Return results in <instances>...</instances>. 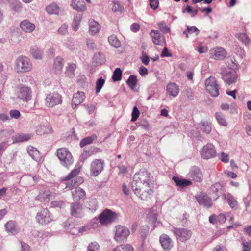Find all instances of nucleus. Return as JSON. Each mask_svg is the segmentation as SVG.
Instances as JSON below:
<instances>
[{
	"label": "nucleus",
	"mask_w": 251,
	"mask_h": 251,
	"mask_svg": "<svg viewBox=\"0 0 251 251\" xmlns=\"http://www.w3.org/2000/svg\"><path fill=\"white\" fill-rule=\"evenodd\" d=\"M151 174L146 170H140L133 177L132 188L135 194L142 199L152 195L153 185L151 181Z\"/></svg>",
	"instance_id": "obj_1"
},
{
	"label": "nucleus",
	"mask_w": 251,
	"mask_h": 251,
	"mask_svg": "<svg viewBox=\"0 0 251 251\" xmlns=\"http://www.w3.org/2000/svg\"><path fill=\"white\" fill-rule=\"evenodd\" d=\"M32 68L31 61L25 56H20L15 60L14 69L17 73L28 72L32 70Z\"/></svg>",
	"instance_id": "obj_2"
},
{
	"label": "nucleus",
	"mask_w": 251,
	"mask_h": 251,
	"mask_svg": "<svg viewBox=\"0 0 251 251\" xmlns=\"http://www.w3.org/2000/svg\"><path fill=\"white\" fill-rule=\"evenodd\" d=\"M56 155L62 165L68 168L73 163L72 154L65 148H62L57 150Z\"/></svg>",
	"instance_id": "obj_3"
},
{
	"label": "nucleus",
	"mask_w": 251,
	"mask_h": 251,
	"mask_svg": "<svg viewBox=\"0 0 251 251\" xmlns=\"http://www.w3.org/2000/svg\"><path fill=\"white\" fill-rule=\"evenodd\" d=\"M172 231L176 236L177 241L181 242L189 240L192 235V231L186 228L173 227Z\"/></svg>",
	"instance_id": "obj_4"
},
{
	"label": "nucleus",
	"mask_w": 251,
	"mask_h": 251,
	"mask_svg": "<svg viewBox=\"0 0 251 251\" xmlns=\"http://www.w3.org/2000/svg\"><path fill=\"white\" fill-rule=\"evenodd\" d=\"M35 219L36 222L41 225H46L53 220L52 214L47 208L39 210L37 213Z\"/></svg>",
	"instance_id": "obj_5"
},
{
	"label": "nucleus",
	"mask_w": 251,
	"mask_h": 251,
	"mask_svg": "<svg viewBox=\"0 0 251 251\" xmlns=\"http://www.w3.org/2000/svg\"><path fill=\"white\" fill-rule=\"evenodd\" d=\"M129 233L130 231L127 227L117 225L115 227L114 239L117 242H122L127 239Z\"/></svg>",
	"instance_id": "obj_6"
},
{
	"label": "nucleus",
	"mask_w": 251,
	"mask_h": 251,
	"mask_svg": "<svg viewBox=\"0 0 251 251\" xmlns=\"http://www.w3.org/2000/svg\"><path fill=\"white\" fill-rule=\"evenodd\" d=\"M45 101L48 107H52L62 103V97L57 92L50 93L47 95Z\"/></svg>",
	"instance_id": "obj_7"
},
{
	"label": "nucleus",
	"mask_w": 251,
	"mask_h": 251,
	"mask_svg": "<svg viewBox=\"0 0 251 251\" xmlns=\"http://www.w3.org/2000/svg\"><path fill=\"white\" fill-rule=\"evenodd\" d=\"M206 90L213 97H217L219 94V87L215 77L210 76L205 82Z\"/></svg>",
	"instance_id": "obj_8"
},
{
	"label": "nucleus",
	"mask_w": 251,
	"mask_h": 251,
	"mask_svg": "<svg viewBox=\"0 0 251 251\" xmlns=\"http://www.w3.org/2000/svg\"><path fill=\"white\" fill-rule=\"evenodd\" d=\"M31 89L25 85H20L17 92V98L24 102H27L31 100Z\"/></svg>",
	"instance_id": "obj_9"
},
{
	"label": "nucleus",
	"mask_w": 251,
	"mask_h": 251,
	"mask_svg": "<svg viewBox=\"0 0 251 251\" xmlns=\"http://www.w3.org/2000/svg\"><path fill=\"white\" fill-rule=\"evenodd\" d=\"M104 161L102 159H95L90 164V174L93 176H97L103 169Z\"/></svg>",
	"instance_id": "obj_10"
},
{
	"label": "nucleus",
	"mask_w": 251,
	"mask_h": 251,
	"mask_svg": "<svg viewBox=\"0 0 251 251\" xmlns=\"http://www.w3.org/2000/svg\"><path fill=\"white\" fill-rule=\"evenodd\" d=\"M117 214L109 209L104 210L99 216V220L102 225H106L113 222Z\"/></svg>",
	"instance_id": "obj_11"
},
{
	"label": "nucleus",
	"mask_w": 251,
	"mask_h": 251,
	"mask_svg": "<svg viewBox=\"0 0 251 251\" xmlns=\"http://www.w3.org/2000/svg\"><path fill=\"white\" fill-rule=\"evenodd\" d=\"M216 151L214 145L208 143L205 145L201 151V157L205 159L212 158L216 156Z\"/></svg>",
	"instance_id": "obj_12"
},
{
	"label": "nucleus",
	"mask_w": 251,
	"mask_h": 251,
	"mask_svg": "<svg viewBox=\"0 0 251 251\" xmlns=\"http://www.w3.org/2000/svg\"><path fill=\"white\" fill-rule=\"evenodd\" d=\"M222 78L228 85L235 83L237 81V74L235 70H226L222 73Z\"/></svg>",
	"instance_id": "obj_13"
},
{
	"label": "nucleus",
	"mask_w": 251,
	"mask_h": 251,
	"mask_svg": "<svg viewBox=\"0 0 251 251\" xmlns=\"http://www.w3.org/2000/svg\"><path fill=\"white\" fill-rule=\"evenodd\" d=\"M71 215L76 218H82L84 215L82 205L78 202L73 203L70 205Z\"/></svg>",
	"instance_id": "obj_14"
},
{
	"label": "nucleus",
	"mask_w": 251,
	"mask_h": 251,
	"mask_svg": "<svg viewBox=\"0 0 251 251\" xmlns=\"http://www.w3.org/2000/svg\"><path fill=\"white\" fill-rule=\"evenodd\" d=\"M66 188L72 190V195L74 201H78L86 196L85 192L80 187L71 188L69 184H66Z\"/></svg>",
	"instance_id": "obj_15"
},
{
	"label": "nucleus",
	"mask_w": 251,
	"mask_h": 251,
	"mask_svg": "<svg viewBox=\"0 0 251 251\" xmlns=\"http://www.w3.org/2000/svg\"><path fill=\"white\" fill-rule=\"evenodd\" d=\"M195 197L200 205L207 208L212 206L211 199L205 193L201 192Z\"/></svg>",
	"instance_id": "obj_16"
},
{
	"label": "nucleus",
	"mask_w": 251,
	"mask_h": 251,
	"mask_svg": "<svg viewBox=\"0 0 251 251\" xmlns=\"http://www.w3.org/2000/svg\"><path fill=\"white\" fill-rule=\"evenodd\" d=\"M159 241L162 248L166 251H169L173 246L172 240L167 234H162L160 237Z\"/></svg>",
	"instance_id": "obj_17"
},
{
	"label": "nucleus",
	"mask_w": 251,
	"mask_h": 251,
	"mask_svg": "<svg viewBox=\"0 0 251 251\" xmlns=\"http://www.w3.org/2000/svg\"><path fill=\"white\" fill-rule=\"evenodd\" d=\"M189 177L194 181L201 182L202 180V175L201 171L198 167H193L190 170L189 174Z\"/></svg>",
	"instance_id": "obj_18"
},
{
	"label": "nucleus",
	"mask_w": 251,
	"mask_h": 251,
	"mask_svg": "<svg viewBox=\"0 0 251 251\" xmlns=\"http://www.w3.org/2000/svg\"><path fill=\"white\" fill-rule=\"evenodd\" d=\"M210 54L214 59L221 60L225 57L226 55V52L224 48L219 47L211 50H210Z\"/></svg>",
	"instance_id": "obj_19"
},
{
	"label": "nucleus",
	"mask_w": 251,
	"mask_h": 251,
	"mask_svg": "<svg viewBox=\"0 0 251 251\" xmlns=\"http://www.w3.org/2000/svg\"><path fill=\"white\" fill-rule=\"evenodd\" d=\"M85 95L83 92L78 91L74 94L72 101V108L74 109L82 103L85 99Z\"/></svg>",
	"instance_id": "obj_20"
},
{
	"label": "nucleus",
	"mask_w": 251,
	"mask_h": 251,
	"mask_svg": "<svg viewBox=\"0 0 251 251\" xmlns=\"http://www.w3.org/2000/svg\"><path fill=\"white\" fill-rule=\"evenodd\" d=\"M54 195L49 190H42L37 196V200L42 202H48Z\"/></svg>",
	"instance_id": "obj_21"
},
{
	"label": "nucleus",
	"mask_w": 251,
	"mask_h": 251,
	"mask_svg": "<svg viewBox=\"0 0 251 251\" xmlns=\"http://www.w3.org/2000/svg\"><path fill=\"white\" fill-rule=\"evenodd\" d=\"M150 35L154 44L157 45H163L164 42V37L158 30H151Z\"/></svg>",
	"instance_id": "obj_22"
},
{
	"label": "nucleus",
	"mask_w": 251,
	"mask_h": 251,
	"mask_svg": "<svg viewBox=\"0 0 251 251\" xmlns=\"http://www.w3.org/2000/svg\"><path fill=\"white\" fill-rule=\"evenodd\" d=\"M20 26L22 30L26 33H31L35 29V25L27 20L21 22Z\"/></svg>",
	"instance_id": "obj_23"
},
{
	"label": "nucleus",
	"mask_w": 251,
	"mask_h": 251,
	"mask_svg": "<svg viewBox=\"0 0 251 251\" xmlns=\"http://www.w3.org/2000/svg\"><path fill=\"white\" fill-rule=\"evenodd\" d=\"M36 132L38 135H42L45 134L51 133L52 129L48 123L41 124L37 127Z\"/></svg>",
	"instance_id": "obj_24"
},
{
	"label": "nucleus",
	"mask_w": 251,
	"mask_h": 251,
	"mask_svg": "<svg viewBox=\"0 0 251 251\" xmlns=\"http://www.w3.org/2000/svg\"><path fill=\"white\" fill-rule=\"evenodd\" d=\"M71 6L78 12H83L86 10V6L83 0H72Z\"/></svg>",
	"instance_id": "obj_25"
},
{
	"label": "nucleus",
	"mask_w": 251,
	"mask_h": 251,
	"mask_svg": "<svg viewBox=\"0 0 251 251\" xmlns=\"http://www.w3.org/2000/svg\"><path fill=\"white\" fill-rule=\"evenodd\" d=\"M166 91L170 96L176 97L179 92V88L176 83H170L167 86Z\"/></svg>",
	"instance_id": "obj_26"
},
{
	"label": "nucleus",
	"mask_w": 251,
	"mask_h": 251,
	"mask_svg": "<svg viewBox=\"0 0 251 251\" xmlns=\"http://www.w3.org/2000/svg\"><path fill=\"white\" fill-rule=\"evenodd\" d=\"M210 191L213 198L217 200L222 193V186L220 183H216L210 187Z\"/></svg>",
	"instance_id": "obj_27"
},
{
	"label": "nucleus",
	"mask_w": 251,
	"mask_h": 251,
	"mask_svg": "<svg viewBox=\"0 0 251 251\" xmlns=\"http://www.w3.org/2000/svg\"><path fill=\"white\" fill-rule=\"evenodd\" d=\"M64 66L63 59L60 56H57L54 59L53 70L56 74H60Z\"/></svg>",
	"instance_id": "obj_28"
},
{
	"label": "nucleus",
	"mask_w": 251,
	"mask_h": 251,
	"mask_svg": "<svg viewBox=\"0 0 251 251\" xmlns=\"http://www.w3.org/2000/svg\"><path fill=\"white\" fill-rule=\"evenodd\" d=\"M30 53L32 57L36 60H41L44 55L43 50L37 46H33L30 48Z\"/></svg>",
	"instance_id": "obj_29"
},
{
	"label": "nucleus",
	"mask_w": 251,
	"mask_h": 251,
	"mask_svg": "<svg viewBox=\"0 0 251 251\" xmlns=\"http://www.w3.org/2000/svg\"><path fill=\"white\" fill-rule=\"evenodd\" d=\"M226 64L231 70H235L238 69L239 64L234 56H230L226 59Z\"/></svg>",
	"instance_id": "obj_30"
},
{
	"label": "nucleus",
	"mask_w": 251,
	"mask_h": 251,
	"mask_svg": "<svg viewBox=\"0 0 251 251\" xmlns=\"http://www.w3.org/2000/svg\"><path fill=\"white\" fill-rule=\"evenodd\" d=\"M32 135L30 134L21 133L16 135L13 137V143H18L27 141L31 139Z\"/></svg>",
	"instance_id": "obj_31"
},
{
	"label": "nucleus",
	"mask_w": 251,
	"mask_h": 251,
	"mask_svg": "<svg viewBox=\"0 0 251 251\" xmlns=\"http://www.w3.org/2000/svg\"><path fill=\"white\" fill-rule=\"evenodd\" d=\"M27 152L31 158L36 161H38L40 159V155L38 150L32 146L27 147Z\"/></svg>",
	"instance_id": "obj_32"
},
{
	"label": "nucleus",
	"mask_w": 251,
	"mask_h": 251,
	"mask_svg": "<svg viewBox=\"0 0 251 251\" xmlns=\"http://www.w3.org/2000/svg\"><path fill=\"white\" fill-rule=\"evenodd\" d=\"M100 25L95 21L91 20L89 22V32L91 35H95L99 32L100 29Z\"/></svg>",
	"instance_id": "obj_33"
},
{
	"label": "nucleus",
	"mask_w": 251,
	"mask_h": 251,
	"mask_svg": "<svg viewBox=\"0 0 251 251\" xmlns=\"http://www.w3.org/2000/svg\"><path fill=\"white\" fill-rule=\"evenodd\" d=\"M173 180L176 184L181 188H183L191 184V182L185 179H180L176 176H173Z\"/></svg>",
	"instance_id": "obj_34"
},
{
	"label": "nucleus",
	"mask_w": 251,
	"mask_h": 251,
	"mask_svg": "<svg viewBox=\"0 0 251 251\" xmlns=\"http://www.w3.org/2000/svg\"><path fill=\"white\" fill-rule=\"evenodd\" d=\"M5 227L7 232L11 233L13 234H15L18 232L16 223L13 221L8 222L6 224Z\"/></svg>",
	"instance_id": "obj_35"
},
{
	"label": "nucleus",
	"mask_w": 251,
	"mask_h": 251,
	"mask_svg": "<svg viewBox=\"0 0 251 251\" xmlns=\"http://www.w3.org/2000/svg\"><path fill=\"white\" fill-rule=\"evenodd\" d=\"M226 199L227 203L231 208L236 209L238 207V202L235 198L229 193H227L226 197L225 196Z\"/></svg>",
	"instance_id": "obj_36"
},
{
	"label": "nucleus",
	"mask_w": 251,
	"mask_h": 251,
	"mask_svg": "<svg viewBox=\"0 0 251 251\" xmlns=\"http://www.w3.org/2000/svg\"><path fill=\"white\" fill-rule=\"evenodd\" d=\"M46 10L50 14H58L59 8L57 4L52 3L46 7Z\"/></svg>",
	"instance_id": "obj_37"
},
{
	"label": "nucleus",
	"mask_w": 251,
	"mask_h": 251,
	"mask_svg": "<svg viewBox=\"0 0 251 251\" xmlns=\"http://www.w3.org/2000/svg\"><path fill=\"white\" fill-rule=\"evenodd\" d=\"M93 60L97 65H101L105 62V56L102 52H99L94 54Z\"/></svg>",
	"instance_id": "obj_38"
},
{
	"label": "nucleus",
	"mask_w": 251,
	"mask_h": 251,
	"mask_svg": "<svg viewBox=\"0 0 251 251\" xmlns=\"http://www.w3.org/2000/svg\"><path fill=\"white\" fill-rule=\"evenodd\" d=\"M201 130L207 134L210 133L211 131V124L207 121L201 122L199 124Z\"/></svg>",
	"instance_id": "obj_39"
},
{
	"label": "nucleus",
	"mask_w": 251,
	"mask_h": 251,
	"mask_svg": "<svg viewBox=\"0 0 251 251\" xmlns=\"http://www.w3.org/2000/svg\"><path fill=\"white\" fill-rule=\"evenodd\" d=\"M97 139V136L96 135H93L82 139L80 142V146L83 147L87 145L91 144L94 141Z\"/></svg>",
	"instance_id": "obj_40"
},
{
	"label": "nucleus",
	"mask_w": 251,
	"mask_h": 251,
	"mask_svg": "<svg viewBox=\"0 0 251 251\" xmlns=\"http://www.w3.org/2000/svg\"><path fill=\"white\" fill-rule=\"evenodd\" d=\"M112 251H134V249L130 245L123 244L117 246Z\"/></svg>",
	"instance_id": "obj_41"
},
{
	"label": "nucleus",
	"mask_w": 251,
	"mask_h": 251,
	"mask_svg": "<svg viewBox=\"0 0 251 251\" xmlns=\"http://www.w3.org/2000/svg\"><path fill=\"white\" fill-rule=\"evenodd\" d=\"M108 42L109 44L117 48L121 46V42L115 35H112L108 37Z\"/></svg>",
	"instance_id": "obj_42"
},
{
	"label": "nucleus",
	"mask_w": 251,
	"mask_h": 251,
	"mask_svg": "<svg viewBox=\"0 0 251 251\" xmlns=\"http://www.w3.org/2000/svg\"><path fill=\"white\" fill-rule=\"evenodd\" d=\"M235 36L245 45H248L250 43V40L246 33H238L236 34Z\"/></svg>",
	"instance_id": "obj_43"
},
{
	"label": "nucleus",
	"mask_w": 251,
	"mask_h": 251,
	"mask_svg": "<svg viewBox=\"0 0 251 251\" xmlns=\"http://www.w3.org/2000/svg\"><path fill=\"white\" fill-rule=\"evenodd\" d=\"M215 117L220 125L224 126H227V123L226 120L224 115L221 112H216L215 114Z\"/></svg>",
	"instance_id": "obj_44"
},
{
	"label": "nucleus",
	"mask_w": 251,
	"mask_h": 251,
	"mask_svg": "<svg viewBox=\"0 0 251 251\" xmlns=\"http://www.w3.org/2000/svg\"><path fill=\"white\" fill-rule=\"evenodd\" d=\"M83 182V178L81 176H77L75 177L73 180H72L71 183H67V184H69L71 188H75L78 187L77 186L82 183Z\"/></svg>",
	"instance_id": "obj_45"
},
{
	"label": "nucleus",
	"mask_w": 251,
	"mask_h": 251,
	"mask_svg": "<svg viewBox=\"0 0 251 251\" xmlns=\"http://www.w3.org/2000/svg\"><path fill=\"white\" fill-rule=\"evenodd\" d=\"M193 33H195L196 35H198L199 33V29L195 26H187V29L183 31V34L187 38L189 37V34H191Z\"/></svg>",
	"instance_id": "obj_46"
},
{
	"label": "nucleus",
	"mask_w": 251,
	"mask_h": 251,
	"mask_svg": "<svg viewBox=\"0 0 251 251\" xmlns=\"http://www.w3.org/2000/svg\"><path fill=\"white\" fill-rule=\"evenodd\" d=\"M159 29L164 33H170L171 31L170 28L166 25L165 21H161L157 24Z\"/></svg>",
	"instance_id": "obj_47"
},
{
	"label": "nucleus",
	"mask_w": 251,
	"mask_h": 251,
	"mask_svg": "<svg viewBox=\"0 0 251 251\" xmlns=\"http://www.w3.org/2000/svg\"><path fill=\"white\" fill-rule=\"evenodd\" d=\"M137 82L136 76L135 75H130L127 81V84L131 89L135 88Z\"/></svg>",
	"instance_id": "obj_48"
},
{
	"label": "nucleus",
	"mask_w": 251,
	"mask_h": 251,
	"mask_svg": "<svg viewBox=\"0 0 251 251\" xmlns=\"http://www.w3.org/2000/svg\"><path fill=\"white\" fill-rule=\"evenodd\" d=\"M122 72L120 68H117L113 72L112 79L114 81H118L122 79Z\"/></svg>",
	"instance_id": "obj_49"
},
{
	"label": "nucleus",
	"mask_w": 251,
	"mask_h": 251,
	"mask_svg": "<svg viewBox=\"0 0 251 251\" xmlns=\"http://www.w3.org/2000/svg\"><path fill=\"white\" fill-rule=\"evenodd\" d=\"M244 203L246 211L251 213V194H249L245 198Z\"/></svg>",
	"instance_id": "obj_50"
},
{
	"label": "nucleus",
	"mask_w": 251,
	"mask_h": 251,
	"mask_svg": "<svg viewBox=\"0 0 251 251\" xmlns=\"http://www.w3.org/2000/svg\"><path fill=\"white\" fill-rule=\"evenodd\" d=\"M105 83V80L102 77L99 78L96 82V92L99 93L103 85Z\"/></svg>",
	"instance_id": "obj_51"
},
{
	"label": "nucleus",
	"mask_w": 251,
	"mask_h": 251,
	"mask_svg": "<svg viewBox=\"0 0 251 251\" xmlns=\"http://www.w3.org/2000/svg\"><path fill=\"white\" fill-rule=\"evenodd\" d=\"M80 172L79 168H76L73 170L71 173L64 179V180H69L76 176Z\"/></svg>",
	"instance_id": "obj_52"
},
{
	"label": "nucleus",
	"mask_w": 251,
	"mask_h": 251,
	"mask_svg": "<svg viewBox=\"0 0 251 251\" xmlns=\"http://www.w3.org/2000/svg\"><path fill=\"white\" fill-rule=\"evenodd\" d=\"M87 251H100V246L95 242L90 243L87 247Z\"/></svg>",
	"instance_id": "obj_53"
},
{
	"label": "nucleus",
	"mask_w": 251,
	"mask_h": 251,
	"mask_svg": "<svg viewBox=\"0 0 251 251\" xmlns=\"http://www.w3.org/2000/svg\"><path fill=\"white\" fill-rule=\"evenodd\" d=\"M81 20L80 17L75 16L74 19L73 29L75 31L78 30Z\"/></svg>",
	"instance_id": "obj_54"
},
{
	"label": "nucleus",
	"mask_w": 251,
	"mask_h": 251,
	"mask_svg": "<svg viewBox=\"0 0 251 251\" xmlns=\"http://www.w3.org/2000/svg\"><path fill=\"white\" fill-rule=\"evenodd\" d=\"M76 68V65L73 63H69L66 67L67 68V73L68 75L69 73H72V74L70 75L71 76H73L74 75V72Z\"/></svg>",
	"instance_id": "obj_55"
},
{
	"label": "nucleus",
	"mask_w": 251,
	"mask_h": 251,
	"mask_svg": "<svg viewBox=\"0 0 251 251\" xmlns=\"http://www.w3.org/2000/svg\"><path fill=\"white\" fill-rule=\"evenodd\" d=\"M11 7L12 10L17 12H20L22 10V7L21 6V3L20 2H13L11 4Z\"/></svg>",
	"instance_id": "obj_56"
},
{
	"label": "nucleus",
	"mask_w": 251,
	"mask_h": 251,
	"mask_svg": "<svg viewBox=\"0 0 251 251\" xmlns=\"http://www.w3.org/2000/svg\"><path fill=\"white\" fill-rule=\"evenodd\" d=\"M140 112L138 110V108L136 106H134L133 109V111L132 112V118L131 121H136L139 116Z\"/></svg>",
	"instance_id": "obj_57"
},
{
	"label": "nucleus",
	"mask_w": 251,
	"mask_h": 251,
	"mask_svg": "<svg viewBox=\"0 0 251 251\" xmlns=\"http://www.w3.org/2000/svg\"><path fill=\"white\" fill-rule=\"evenodd\" d=\"M51 205L52 207H59L61 208L64 206L65 203L62 201H52L51 203Z\"/></svg>",
	"instance_id": "obj_58"
},
{
	"label": "nucleus",
	"mask_w": 251,
	"mask_h": 251,
	"mask_svg": "<svg viewBox=\"0 0 251 251\" xmlns=\"http://www.w3.org/2000/svg\"><path fill=\"white\" fill-rule=\"evenodd\" d=\"M88 208L92 211L96 210V201L95 199H92L89 201Z\"/></svg>",
	"instance_id": "obj_59"
},
{
	"label": "nucleus",
	"mask_w": 251,
	"mask_h": 251,
	"mask_svg": "<svg viewBox=\"0 0 251 251\" xmlns=\"http://www.w3.org/2000/svg\"><path fill=\"white\" fill-rule=\"evenodd\" d=\"M9 114L11 118L18 119L20 118L21 116L20 112L18 110H11L9 112Z\"/></svg>",
	"instance_id": "obj_60"
},
{
	"label": "nucleus",
	"mask_w": 251,
	"mask_h": 251,
	"mask_svg": "<svg viewBox=\"0 0 251 251\" xmlns=\"http://www.w3.org/2000/svg\"><path fill=\"white\" fill-rule=\"evenodd\" d=\"M68 25L66 24H63L61 27L58 29V32L62 35H66L68 33Z\"/></svg>",
	"instance_id": "obj_61"
},
{
	"label": "nucleus",
	"mask_w": 251,
	"mask_h": 251,
	"mask_svg": "<svg viewBox=\"0 0 251 251\" xmlns=\"http://www.w3.org/2000/svg\"><path fill=\"white\" fill-rule=\"evenodd\" d=\"M91 227L89 226H84L82 227H78V233L81 234L87 233L90 230Z\"/></svg>",
	"instance_id": "obj_62"
},
{
	"label": "nucleus",
	"mask_w": 251,
	"mask_h": 251,
	"mask_svg": "<svg viewBox=\"0 0 251 251\" xmlns=\"http://www.w3.org/2000/svg\"><path fill=\"white\" fill-rule=\"evenodd\" d=\"M86 43L87 47L89 49L93 50L96 49V45L92 39H87Z\"/></svg>",
	"instance_id": "obj_63"
},
{
	"label": "nucleus",
	"mask_w": 251,
	"mask_h": 251,
	"mask_svg": "<svg viewBox=\"0 0 251 251\" xmlns=\"http://www.w3.org/2000/svg\"><path fill=\"white\" fill-rule=\"evenodd\" d=\"M19 251H30V248L26 243L21 242V249Z\"/></svg>",
	"instance_id": "obj_64"
}]
</instances>
